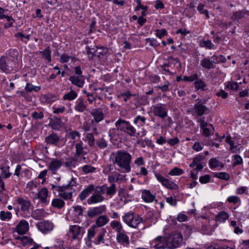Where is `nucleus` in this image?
I'll list each match as a JSON object with an SVG mask.
<instances>
[{
    "instance_id": "9b49d317",
    "label": "nucleus",
    "mask_w": 249,
    "mask_h": 249,
    "mask_svg": "<svg viewBox=\"0 0 249 249\" xmlns=\"http://www.w3.org/2000/svg\"><path fill=\"white\" fill-rule=\"evenodd\" d=\"M91 115L94 117V120H92L91 121V124H93L94 121L96 123H99L104 119V113L100 108H96L92 110Z\"/></svg>"
},
{
    "instance_id": "49530a36",
    "label": "nucleus",
    "mask_w": 249,
    "mask_h": 249,
    "mask_svg": "<svg viewBox=\"0 0 249 249\" xmlns=\"http://www.w3.org/2000/svg\"><path fill=\"white\" fill-rule=\"evenodd\" d=\"M184 173V171L178 167H174L169 173L171 176H179Z\"/></svg>"
},
{
    "instance_id": "aec40b11",
    "label": "nucleus",
    "mask_w": 249,
    "mask_h": 249,
    "mask_svg": "<svg viewBox=\"0 0 249 249\" xmlns=\"http://www.w3.org/2000/svg\"><path fill=\"white\" fill-rule=\"evenodd\" d=\"M155 197V196L152 194L149 190H143L142 191V198L146 202H153Z\"/></svg>"
},
{
    "instance_id": "72a5a7b5",
    "label": "nucleus",
    "mask_w": 249,
    "mask_h": 249,
    "mask_svg": "<svg viewBox=\"0 0 249 249\" xmlns=\"http://www.w3.org/2000/svg\"><path fill=\"white\" fill-rule=\"evenodd\" d=\"M229 215L227 213L222 211L216 215L215 219L220 222H224L229 218Z\"/></svg>"
},
{
    "instance_id": "2eb2a0df",
    "label": "nucleus",
    "mask_w": 249,
    "mask_h": 249,
    "mask_svg": "<svg viewBox=\"0 0 249 249\" xmlns=\"http://www.w3.org/2000/svg\"><path fill=\"white\" fill-rule=\"evenodd\" d=\"M71 83L78 88H82L85 83L84 76L72 75L69 79Z\"/></svg>"
},
{
    "instance_id": "393cba45",
    "label": "nucleus",
    "mask_w": 249,
    "mask_h": 249,
    "mask_svg": "<svg viewBox=\"0 0 249 249\" xmlns=\"http://www.w3.org/2000/svg\"><path fill=\"white\" fill-rule=\"evenodd\" d=\"M76 185V182L75 179L73 178H72L68 184L62 186H56V190L57 191H63L70 189V191H72V189H73L72 187L75 186Z\"/></svg>"
},
{
    "instance_id": "20e7f679",
    "label": "nucleus",
    "mask_w": 249,
    "mask_h": 249,
    "mask_svg": "<svg viewBox=\"0 0 249 249\" xmlns=\"http://www.w3.org/2000/svg\"><path fill=\"white\" fill-rule=\"evenodd\" d=\"M124 221L129 227L136 228L142 221V218L133 212H128L123 217Z\"/></svg>"
},
{
    "instance_id": "a19ab883",
    "label": "nucleus",
    "mask_w": 249,
    "mask_h": 249,
    "mask_svg": "<svg viewBox=\"0 0 249 249\" xmlns=\"http://www.w3.org/2000/svg\"><path fill=\"white\" fill-rule=\"evenodd\" d=\"M110 225L113 229H115L117 233H119L123 231L121 224L117 221H112L110 223Z\"/></svg>"
},
{
    "instance_id": "5701e85b",
    "label": "nucleus",
    "mask_w": 249,
    "mask_h": 249,
    "mask_svg": "<svg viewBox=\"0 0 249 249\" xmlns=\"http://www.w3.org/2000/svg\"><path fill=\"white\" fill-rule=\"evenodd\" d=\"M117 240L119 243L124 246H127L129 243L128 236L122 232L119 233H117Z\"/></svg>"
},
{
    "instance_id": "3c124183",
    "label": "nucleus",
    "mask_w": 249,
    "mask_h": 249,
    "mask_svg": "<svg viewBox=\"0 0 249 249\" xmlns=\"http://www.w3.org/2000/svg\"><path fill=\"white\" fill-rule=\"evenodd\" d=\"M214 176L221 179L228 180L230 178L229 175L226 172H220L215 174Z\"/></svg>"
},
{
    "instance_id": "ddd939ff",
    "label": "nucleus",
    "mask_w": 249,
    "mask_h": 249,
    "mask_svg": "<svg viewBox=\"0 0 249 249\" xmlns=\"http://www.w3.org/2000/svg\"><path fill=\"white\" fill-rule=\"evenodd\" d=\"M29 230V224L25 220H21L16 227V231L19 234H24Z\"/></svg>"
},
{
    "instance_id": "c85d7f7f",
    "label": "nucleus",
    "mask_w": 249,
    "mask_h": 249,
    "mask_svg": "<svg viewBox=\"0 0 249 249\" xmlns=\"http://www.w3.org/2000/svg\"><path fill=\"white\" fill-rule=\"evenodd\" d=\"M106 233V231L104 229H102L99 231L98 230L97 232L96 233V238L93 241L95 244H99L100 242H102L104 240V237Z\"/></svg>"
},
{
    "instance_id": "ea45409f",
    "label": "nucleus",
    "mask_w": 249,
    "mask_h": 249,
    "mask_svg": "<svg viewBox=\"0 0 249 249\" xmlns=\"http://www.w3.org/2000/svg\"><path fill=\"white\" fill-rule=\"evenodd\" d=\"M62 121L60 118L54 117L51 122L50 125L53 129H57L61 126Z\"/></svg>"
},
{
    "instance_id": "0eeeda50",
    "label": "nucleus",
    "mask_w": 249,
    "mask_h": 249,
    "mask_svg": "<svg viewBox=\"0 0 249 249\" xmlns=\"http://www.w3.org/2000/svg\"><path fill=\"white\" fill-rule=\"evenodd\" d=\"M155 177L158 180L161 182L166 188L171 190H178V186L177 184L164 178L160 174H156Z\"/></svg>"
},
{
    "instance_id": "603ef678",
    "label": "nucleus",
    "mask_w": 249,
    "mask_h": 249,
    "mask_svg": "<svg viewBox=\"0 0 249 249\" xmlns=\"http://www.w3.org/2000/svg\"><path fill=\"white\" fill-rule=\"evenodd\" d=\"M106 185H104L101 186H96L94 187V191L96 194H99L100 195H103L106 193Z\"/></svg>"
},
{
    "instance_id": "58836bf2",
    "label": "nucleus",
    "mask_w": 249,
    "mask_h": 249,
    "mask_svg": "<svg viewBox=\"0 0 249 249\" xmlns=\"http://www.w3.org/2000/svg\"><path fill=\"white\" fill-rule=\"evenodd\" d=\"M137 143L143 148L145 147L146 146H148V147H152L153 146L152 141L148 139H145L144 140H138Z\"/></svg>"
},
{
    "instance_id": "7c9ffc66",
    "label": "nucleus",
    "mask_w": 249,
    "mask_h": 249,
    "mask_svg": "<svg viewBox=\"0 0 249 249\" xmlns=\"http://www.w3.org/2000/svg\"><path fill=\"white\" fill-rule=\"evenodd\" d=\"M65 204L64 201L59 198L53 199L52 202V206L58 209H62L64 206Z\"/></svg>"
},
{
    "instance_id": "cd10ccee",
    "label": "nucleus",
    "mask_w": 249,
    "mask_h": 249,
    "mask_svg": "<svg viewBox=\"0 0 249 249\" xmlns=\"http://www.w3.org/2000/svg\"><path fill=\"white\" fill-rule=\"evenodd\" d=\"M194 87L197 90L201 89L203 91H205L207 89V85L204 82L203 79H200L199 78L194 83Z\"/></svg>"
},
{
    "instance_id": "a878e982",
    "label": "nucleus",
    "mask_w": 249,
    "mask_h": 249,
    "mask_svg": "<svg viewBox=\"0 0 249 249\" xmlns=\"http://www.w3.org/2000/svg\"><path fill=\"white\" fill-rule=\"evenodd\" d=\"M108 221L109 219L106 215H103L99 216L96 220V224L95 225L96 228L101 227L105 225L108 223Z\"/></svg>"
},
{
    "instance_id": "c9c22d12",
    "label": "nucleus",
    "mask_w": 249,
    "mask_h": 249,
    "mask_svg": "<svg viewBox=\"0 0 249 249\" xmlns=\"http://www.w3.org/2000/svg\"><path fill=\"white\" fill-rule=\"evenodd\" d=\"M116 193V185L114 183L111 184L110 186L106 185V193L110 197L114 196Z\"/></svg>"
},
{
    "instance_id": "e433bc0d",
    "label": "nucleus",
    "mask_w": 249,
    "mask_h": 249,
    "mask_svg": "<svg viewBox=\"0 0 249 249\" xmlns=\"http://www.w3.org/2000/svg\"><path fill=\"white\" fill-rule=\"evenodd\" d=\"M74 191V189H72V191H70L68 192H65V191H59L60 192L59 194V196L66 200L70 199L71 198L72 194Z\"/></svg>"
},
{
    "instance_id": "a211bd4d",
    "label": "nucleus",
    "mask_w": 249,
    "mask_h": 249,
    "mask_svg": "<svg viewBox=\"0 0 249 249\" xmlns=\"http://www.w3.org/2000/svg\"><path fill=\"white\" fill-rule=\"evenodd\" d=\"M62 164L61 160L57 159L52 160L49 164V170L51 171L52 174H55L56 171L58 170Z\"/></svg>"
},
{
    "instance_id": "f03ea898",
    "label": "nucleus",
    "mask_w": 249,
    "mask_h": 249,
    "mask_svg": "<svg viewBox=\"0 0 249 249\" xmlns=\"http://www.w3.org/2000/svg\"><path fill=\"white\" fill-rule=\"evenodd\" d=\"M113 154V163L120 167L122 170V173L129 172L131 171V155L127 152L121 150L117 151Z\"/></svg>"
},
{
    "instance_id": "1a4fd4ad",
    "label": "nucleus",
    "mask_w": 249,
    "mask_h": 249,
    "mask_svg": "<svg viewBox=\"0 0 249 249\" xmlns=\"http://www.w3.org/2000/svg\"><path fill=\"white\" fill-rule=\"evenodd\" d=\"M38 229L43 233L50 231L53 230L54 225L49 221L39 222L36 224Z\"/></svg>"
},
{
    "instance_id": "4d7b16f0",
    "label": "nucleus",
    "mask_w": 249,
    "mask_h": 249,
    "mask_svg": "<svg viewBox=\"0 0 249 249\" xmlns=\"http://www.w3.org/2000/svg\"><path fill=\"white\" fill-rule=\"evenodd\" d=\"M73 211L77 216H82L83 208L81 206H75L73 207Z\"/></svg>"
},
{
    "instance_id": "680f3d73",
    "label": "nucleus",
    "mask_w": 249,
    "mask_h": 249,
    "mask_svg": "<svg viewBox=\"0 0 249 249\" xmlns=\"http://www.w3.org/2000/svg\"><path fill=\"white\" fill-rule=\"evenodd\" d=\"M65 109L66 108L64 106H61L59 107H53V113L54 114L62 113L65 111Z\"/></svg>"
},
{
    "instance_id": "052dcab7",
    "label": "nucleus",
    "mask_w": 249,
    "mask_h": 249,
    "mask_svg": "<svg viewBox=\"0 0 249 249\" xmlns=\"http://www.w3.org/2000/svg\"><path fill=\"white\" fill-rule=\"evenodd\" d=\"M156 36L160 38H162L164 36L167 34V31L165 29H157L156 30Z\"/></svg>"
},
{
    "instance_id": "13d9d810",
    "label": "nucleus",
    "mask_w": 249,
    "mask_h": 249,
    "mask_svg": "<svg viewBox=\"0 0 249 249\" xmlns=\"http://www.w3.org/2000/svg\"><path fill=\"white\" fill-rule=\"evenodd\" d=\"M97 145L101 148H106L107 146V143L103 138H101L96 142Z\"/></svg>"
},
{
    "instance_id": "79ce46f5",
    "label": "nucleus",
    "mask_w": 249,
    "mask_h": 249,
    "mask_svg": "<svg viewBox=\"0 0 249 249\" xmlns=\"http://www.w3.org/2000/svg\"><path fill=\"white\" fill-rule=\"evenodd\" d=\"M98 230L96 228L95 225H92V227L89 229L88 233V239L89 241H91L92 238H93L97 232Z\"/></svg>"
},
{
    "instance_id": "338daca9",
    "label": "nucleus",
    "mask_w": 249,
    "mask_h": 249,
    "mask_svg": "<svg viewBox=\"0 0 249 249\" xmlns=\"http://www.w3.org/2000/svg\"><path fill=\"white\" fill-rule=\"evenodd\" d=\"M37 187V183L36 181H32L29 182L26 185V188L29 191L33 190V189Z\"/></svg>"
},
{
    "instance_id": "6ab92c4d",
    "label": "nucleus",
    "mask_w": 249,
    "mask_h": 249,
    "mask_svg": "<svg viewBox=\"0 0 249 249\" xmlns=\"http://www.w3.org/2000/svg\"><path fill=\"white\" fill-rule=\"evenodd\" d=\"M105 199L104 196L99 194L94 193L87 200V203L89 204L100 203Z\"/></svg>"
},
{
    "instance_id": "473e14b6",
    "label": "nucleus",
    "mask_w": 249,
    "mask_h": 249,
    "mask_svg": "<svg viewBox=\"0 0 249 249\" xmlns=\"http://www.w3.org/2000/svg\"><path fill=\"white\" fill-rule=\"evenodd\" d=\"M40 54H42V56L45 58L49 62H51V51L50 47L48 46L43 51L39 52Z\"/></svg>"
},
{
    "instance_id": "6e6d98bb",
    "label": "nucleus",
    "mask_w": 249,
    "mask_h": 249,
    "mask_svg": "<svg viewBox=\"0 0 249 249\" xmlns=\"http://www.w3.org/2000/svg\"><path fill=\"white\" fill-rule=\"evenodd\" d=\"M145 41L146 42L149 43L150 46L153 47H156L160 45V43L154 38H147L145 39Z\"/></svg>"
},
{
    "instance_id": "c03bdc74",
    "label": "nucleus",
    "mask_w": 249,
    "mask_h": 249,
    "mask_svg": "<svg viewBox=\"0 0 249 249\" xmlns=\"http://www.w3.org/2000/svg\"><path fill=\"white\" fill-rule=\"evenodd\" d=\"M41 88L40 86H34L30 83H27L25 87V90L29 92H37Z\"/></svg>"
},
{
    "instance_id": "412c9836",
    "label": "nucleus",
    "mask_w": 249,
    "mask_h": 249,
    "mask_svg": "<svg viewBox=\"0 0 249 249\" xmlns=\"http://www.w3.org/2000/svg\"><path fill=\"white\" fill-rule=\"evenodd\" d=\"M37 198L39 199L42 203H47V197L48 196V190L46 188H43L36 194Z\"/></svg>"
},
{
    "instance_id": "774afa93",
    "label": "nucleus",
    "mask_w": 249,
    "mask_h": 249,
    "mask_svg": "<svg viewBox=\"0 0 249 249\" xmlns=\"http://www.w3.org/2000/svg\"><path fill=\"white\" fill-rule=\"evenodd\" d=\"M207 249H232L231 248L229 247L220 246L219 245H215L214 246H210Z\"/></svg>"
},
{
    "instance_id": "2f4dec72",
    "label": "nucleus",
    "mask_w": 249,
    "mask_h": 249,
    "mask_svg": "<svg viewBox=\"0 0 249 249\" xmlns=\"http://www.w3.org/2000/svg\"><path fill=\"white\" fill-rule=\"evenodd\" d=\"M95 48H96L95 50V56H97L98 57H101L104 56L108 52V49L106 47H98L97 46H95Z\"/></svg>"
},
{
    "instance_id": "5fc2aeb1",
    "label": "nucleus",
    "mask_w": 249,
    "mask_h": 249,
    "mask_svg": "<svg viewBox=\"0 0 249 249\" xmlns=\"http://www.w3.org/2000/svg\"><path fill=\"white\" fill-rule=\"evenodd\" d=\"M77 160L74 158L71 159L69 161L64 163V166L67 168L75 167Z\"/></svg>"
},
{
    "instance_id": "7ed1b4c3",
    "label": "nucleus",
    "mask_w": 249,
    "mask_h": 249,
    "mask_svg": "<svg viewBox=\"0 0 249 249\" xmlns=\"http://www.w3.org/2000/svg\"><path fill=\"white\" fill-rule=\"evenodd\" d=\"M115 126L117 130L123 131L131 137H134L137 134L136 129L129 122L124 120L119 119L115 123Z\"/></svg>"
},
{
    "instance_id": "0e129e2a",
    "label": "nucleus",
    "mask_w": 249,
    "mask_h": 249,
    "mask_svg": "<svg viewBox=\"0 0 249 249\" xmlns=\"http://www.w3.org/2000/svg\"><path fill=\"white\" fill-rule=\"evenodd\" d=\"M227 201L229 203L236 204L238 202L240 201V198L236 196H230L227 198Z\"/></svg>"
},
{
    "instance_id": "423d86ee",
    "label": "nucleus",
    "mask_w": 249,
    "mask_h": 249,
    "mask_svg": "<svg viewBox=\"0 0 249 249\" xmlns=\"http://www.w3.org/2000/svg\"><path fill=\"white\" fill-rule=\"evenodd\" d=\"M153 113L155 116L164 119L167 116V109L164 104H157L153 107Z\"/></svg>"
},
{
    "instance_id": "8fccbe9b",
    "label": "nucleus",
    "mask_w": 249,
    "mask_h": 249,
    "mask_svg": "<svg viewBox=\"0 0 249 249\" xmlns=\"http://www.w3.org/2000/svg\"><path fill=\"white\" fill-rule=\"evenodd\" d=\"M95 169L96 168L95 167L91 165H86L82 167V170L85 174H88L94 172Z\"/></svg>"
},
{
    "instance_id": "f257e3e1",
    "label": "nucleus",
    "mask_w": 249,
    "mask_h": 249,
    "mask_svg": "<svg viewBox=\"0 0 249 249\" xmlns=\"http://www.w3.org/2000/svg\"><path fill=\"white\" fill-rule=\"evenodd\" d=\"M155 242H158L154 246L156 249H163L165 248L174 249L178 248L182 242V236L178 232L171 233L168 236H158Z\"/></svg>"
},
{
    "instance_id": "69168bd1",
    "label": "nucleus",
    "mask_w": 249,
    "mask_h": 249,
    "mask_svg": "<svg viewBox=\"0 0 249 249\" xmlns=\"http://www.w3.org/2000/svg\"><path fill=\"white\" fill-rule=\"evenodd\" d=\"M167 143L171 146H174L179 142V140L177 137L170 139L167 141Z\"/></svg>"
},
{
    "instance_id": "4c0bfd02",
    "label": "nucleus",
    "mask_w": 249,
    "mask_h": 249,
    "mask_svg": "<svg viewBox=\"0 0 249 249\" xmlns=\"http://www.w3.org/2000/svg\"><path fill=\"white\" fill-rule=\"evenodd\" d=\"M199 46L208 49H214V44L210 40H203L200 42Z\"/></svg>"
},
{
    "instance_id": "f8f14e48",
    "label": "nucleus",
    "mask_w": 249,
    "mask_h": 249,
    "mask_svg": "<svg viewBox=\"0 0 249 249\" xmlns=\"http://www.w3.org/2000/svg\"><path fill=\"white\" fill-rule=\"evenodd\" d=\"M10 62H7L5 57H1L0 59V69L5 73H10L14 70L13 66L9 65Z\"/></svg>"
},
{
    "instance_id": "a18cd8bd",
    "label": "nucleus",
    "mask_w": 249,
    "mask_h": 249,
    "mask_svg": "<svg viewBox=\"0 0 249 249\" xmlns=\"http://www.w3.org/2000/svg\"><path fill=\"white\" fill-rule=\"evenodd\" d=\"M85 138L89 146H92L94 145L95 140L92 133H87L86 135Z\"/></svg>"
},
{
    "instance_id": "39448f33",
    "label": "nucleus",
    "mask_w": 249,
    "mask_h": 249,
    "mask_svg": "<svg viewBox=\"0 0 249 249\" xmlns=\"http://www.w3.org/2000/svg\"><path fill=\"white\" fill-rule=\"evenodd\" d=\"M210 110L204 103L199 100L196 104L195 105L192 109V114L193 115H196L199 116L203 114H207L209 113Z\"/></svg>"
},
{
    "instance_id": "f3484780",
    "label": "nucleus",
    "mask_w": 249,
    "mask_h": 249,
    "mask_svg": "<svg viewBox=\"0 0 249 249\" xmlns=\"http://www.w3.org/2000/svg\"><path fill=\"white\" fill-rule=\"evenodd\" d=\"M94 190V185L93 184L89 185L87 188L84 189L79 195V197L81 201H83L92 193Z\"/></svg>"
},
{
    "instance_id": "37998d69",
    "label": "nucleus",
    "mask_w": 249,
    "mask_h": 249,
    "mask_svg": "<svg viewBox=\"0 0 249 249\" xmlns=\"http://www.w3.org/2000/svg\"><path fill=\"white\" fill-rule=\"evenodd\" d=\"M146 122V118L144 117L138 115L134 120V123L136 124H138L139 126H142Z\"/></svg>"
},
{
    "instance_id": "f704fd0d",
    "label": "nucleus",
    "mask_w": 249,
    "mask_h": 249,
    "mask_svg": "<svg viewBox=\"0 0 249 249\" xmlns=\"http://www.w3.org/2000/svg\"><path fill=\"white\" fill-rule=\"evenodd\" d=\"M77 96V93L75 91L71 90L69 92L65 94L63 96V100L71 101L75 99Z\"/></svg>"
},
{
    "instance_id": "4468645a",
    "label": "nucleus",
    "mask_w": 249,
    "mask_h": 249,
    "mask_svg": "<svg viewBox=\"0 0 249 249\" xmlns=\"http://www.w3.org/2000/svg\"><path fill=\"white\" fill-rule=\"evenodd\" d=\"M249 16V12L248 11L242 10L234 12L233 13L232 15L231 16V18L232 20H239L246 18Z\"/></svg>"
},
{
    "instance_id": "bf43d9fd",
    "label": "nucleus",
    "mask_w": 249,
    "mask_h": 249,
    "mask_svg": "<svg viewBox=\"0 0 249 249\" xmlns=\"http://www.w3.org/2000/svg\"><path fill=\"white\" fill-rule=\"evenodd\" d=\"M134 96V94H131L130 91H127L124 93H121L120 95H119V97H124V101L126 102L127 100L129 99L132 96Z\"/></svg>"
},
{
    "instance_id": "bb28decb",
    "label": "nucleus",
    "mask_w": 249,
    "mask_h": 249,
    "mask_svg": "<svg viewBox=\"0 0 249 249\" xmlns=\"http://www.w3.org/2000/svg\"><path fill=\"white\" fill-rule=\"evenodd\" d=\"M81 229L80 227L77 225L71 226L70 231L72 233V238L76 239L79 238V236L81 234Z\"/></svg>"
},
{
    "instance_id": "9d476101",
    "label": "nucleus",
    "mask_w": 249,
    "mask_h": 249,
    "mask_svg": "<svg viewBox=\"0 0 249 249\" xmlns=\"http://www.w3.org/2000/svg\"><path fill=\"white\" fill-rule=\"evenodd\" d=\"M17 202L20 206V210L22 212L26 214V212H29L31 204L30 201L19 197H18Z\"/></svg>"
},
{
    "instance_id": "09e8293b",
    "label": "nucleus",
    "mask_w": 249,
    "mask_h": 249,
    "mask_svg": "<svg viewBox=\"0 0 249 249\" xmlns=\"http://www.w3.org/2000/svg\"><path fill=\"white\" fill-rule=\"evenodd\" d=\"M209 164L211 168H215L221 164V162L216 158H213L210 160Z\"/></svg>"
},
{
    "instance_id": "c756f323",
    "label": "nucleus",
    "mask_w": 249,
    "mask_h": 249,
    "mask_svg": "<svg viewBox=\"0 0 249 249\" xmlns=\"http://www.w3.org/2000/svg\"><path fill=\"white\" fill-rule=\"evenodd\" d=\"M83 143L81 142L76 143L75 145L76 149V156L79 157L81 155H84L87 154V152L84 151L85 147L83 146Z\"/></svg>"
},
{
    "instance_id": "de8ad7c7",
    "label": "nucleus",
    "mask_w": 249,
    "mask_h": 249,
    "mask_svg": "<svg viewBox=\"0 0 249 249\" xmlns=\"http://www.w3.org/2000/svg\"><path fill=\"white\" fill-rule=\"evenodd\" d=\"M0 218L2 220L10 219L12 218V213L10 212H5L4 211H1L0 213Z\"/></svg>"
},
{
    "instance_id": "b1692460",
    "label": "nucleus",
    "mask_w": 249,
    "mask_h": 249,
    "mask_svg": "<svg viewBox=\"0 0 249 249\" xmlns=\"http://www.w3.org/2000/svg\"><path fill=\"white\" fill-rule=\"evenodd\" d=\"M86 108L87 106L84 104V100L81 98H78L75 102V110L80 112H83L86 109Z\"/></svg>"
},
{
    "instance_id": "4be33fe9",
    "label": "nucleus",
    "mask_w": 249,
    "mask_h": 249,
    "mask_svg": "<svg viewBox=\"0 0 249 249\" xmlns=\"http://www.w3.org/2000/svg\"><path fill=\"white\" fill-rule=\"evenodd\" d=\"M200 65L205 69L209 70L214 69L215 65L213 64L211 60L208 58H204L200 61Z\"/></svg>"
},
{
    "instance_id": "864d4df0",
    "label": "nucleus",
    "mask_w": 249,
    "mask_h": 249,
    "mask_svg": "<svg viewBox=\"0 0 249 249\" xmlns=\"http://www.w3.org/2000/svg\"><path fill=\"white\" fill-rule=\"evenodd\" d=\"M204 5L202 4H199L197 7V10L200 14H204L206 16L207 18H209V13L207 10H204Z\"/></svg>"
},
{
    "instance_id": "dca6fc26",
    "label": "nucleus",
    "mask_w": 249,
    "mask_h": 249,
    "mask_svg": "<svg viewBox=\"0 0 249 249\" xmlns=\"http://www.w3.org/2000/svg\"><path fill=\"white\" fill-rule=\"evenodd\" d=\"M60 139V137L53 132L46 137L45 142L49 144L57 146Z\"/></svg>"
},
{
    "instance_id": "e2e57ef3",
    "label": "nucleus",
    "mask_w": 249,
    "mask_h": 249,
    "mask_svg": "<svg viewBox=\"0 0 249 249\" xmlns=\"http://www.w3.org/2000/svg\"><path fill=\"white\" fill-rule=\"evenodd\" d=\"M32 117L35 119H41L44 117V114L42 112H34L32 114Z\"/></svg>"
},
{
    "instance_id": "6e6552de",
    "label": "nucleus",
    "mask_w": 249,
    "mask_h": 249,
    "mask_svg": "<svg viewBox=\"0 0 249 249\" xmlns=\"http://www.w3.org/2000/svg\"><path fill=\"white\" fill-rule=\"evenodd\" d=\"M106 210L105 205H102L98 207H93L88 210L87 212V216L90 218H92L96 216L104 213Z\"/></svg>"
}]
</instances>
